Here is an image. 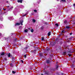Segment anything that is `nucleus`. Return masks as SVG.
Returning <instances> with one entry per match:
<instances>
[{
    "label": "nucleus",
    "mask_w": 75,
    "mask_h": 75,
    "mask_svg": "<svg viewBox=\"0 0 75 75\" xmlns=\"http://www.w3.org/2000/svg\"><path fill=\"white\" fill-rule=\"evenodd\" d=\"M46 62V64H50V60L49 59L47 60Z\"/></svg>",
    "instance_id": "f257e3e1"
},
{
    "label": "nucleus",
    "mask_w": 75,
    "mask_h": 75,
    "mask_svg": "<svg viewBox=\"0 0 75 75\" xmlns=\"http://www.w3.org/2000/svg\"><path fill=\"white\" fill-rule=\"evenodd\" d=\"M45 74L46 75H49V72L48 71H45Z\"/></svg>",
    "instance_id": "f03ea898"
},
{
    "label": "nucleus",
    "mask_w": 75,
    "mask_h": 75,
    "mask_svg": "<svg viewBox=\"0 0 75 75\" xmlns=\"http://www.w3.org/2000/svg\"><path fill=\"white\" fill-rule=\"evenodd\" d=\"M65 30V29H63L62 31V33H66V32H67V31Z\"/></svg>",
    "instance_id": "7ed1b4c3"
},
{
    "label": "nucleus",
    "mask_w": 75,
    "mask_h": 75,
    "mask_svg": "<svg viewBox=\"0 0 75 75\" xmlns=\"http://www.w3.org/2000/svg\"><path fill=\"white\" fill-rule=\"evenodd\" d=\"M6 55H7V56L9 57V58H10V56H11L10 53H7L6 54Z\"/></svg>",
    "instance_id": "20e7f679"
},
{
    "label": "nucleus",
    "mask_w": 75,
    "mask_h": 75,
    "mask_svg": "<svg viewBox=\"0 0 75 75\" xmlns=\"http://www.w3.org/2000/svg\"><path fill=\"white\" fill-rule=\"evenodd\" d=\"M23 1V0H18V3H22Z\"/></svg>",
    "instance_id": "39448f33"
},
{
    "label": "nucleus",
    "mask_w": 75,
    "mask_h": 75,
    "mask_svg": "<svg viewBox=\"0 0 75 75\" xmlns=\"http://www.w3.org/2000/svg\"><path fill=\"white\" fill-rule=\"evenodd\" d=\"M20 25V23H17L15 25L16 26V25Z\"/></svg>",
    "instance_id": "423d86ee"
},
{
    "label": "nucleus",
    "mask_w": 75,
    "mask_h": 75,
    "mask_svg": "<svg viewBox=\"0 0 75 75\" xmlns=\"http://www.w3.org/2000/svg\"><path fill=\"white\" fill-rule=\"evenodd\" d=\"M1 55H4V52H2L1 53V54H0V57H1Z\"/></svg>",
    "instance_id": "0eeeda50"
},
{
    "label": "nucleus",
    "mask_w": 75,
    "mask_h": 75,
    "mask_svg": "<svg viewBox=\"0 0 75 75\" xmlns=\"http://www.w3.org/2000/svg\"><path fill=\"white\" fill-rule=\"evenodd\" d=\"M23 21H24L23 20H22V21H20V24H21V25H23Z\"/></svg>",
    "instance_id": "6e6552de"
},
{
    "label": "nucleus",
    "mask_w": 75,
    "mask_h": 75,
    "mask_svg": "<svg viewBox=\"0 0 75 75\" xmlns=\"http://www.w3.org/2000/svg\"><path fill=\"white\" fill-rule=\"evenodd\" d=\"M50 50H51L50 49V48H46V51H50Z\"/></svg>",
    "instance_id": "1a4fd4ad"
},
{
    "label": "nucleus",
    "mask_w": 75,
    "mask_h": 75,
    "mask_svg": "<svg viewBox=\"0 0 75 75\" xmlns=\"http://www.w3.org/2000/svg\"><path fill=\"white\" fill-rule=\"evenodd\" d=\"M70 28V27L69 26H66V28L67 29H69Z\"/></svg>",
    "instance_id": "9d476101"
},
{
    "label": "nucleus",
    "mask_w": 75,
    "mask_h": 75,
    "mask_svg": "<svg viewBox=\"0 0 75 75\" xmlns=\"http://www.w3.org/2000/svg\"><path fill=\"white\" fill-rule=\"evenodd\" d=\"M0 20L1 21H3V18L2 17V18H0Z\"/></svg>",
    "instance_id": "9b49d317"
},
{
    "label": "nucleus",
    "mask_w": 75,
    "mask_h": 75,
    "mask_svg": "<svg viewBox=\"0 0 75 75\" xmlns=\"http://www.w3.org/2000/svg\"><path fill=\"white\" fill-rule=\"evenodd\" d=\"M48 36H50V35H51V32H50L48 33Z\"/></svg>",
    "instance_id": "f8f14e48"
},
{
    "label": "nucleus",
    "mask_w": 75,
    "mask_h": 75,
    "mask_svg": "<svg viewBox=\"0 0 75 75\" xmlns=\"http://www.w3.org/2000/svg\"><path fill=\"white\" fill-rule=\"evenodd\" d=\"M10 66L11 67H13V63L10 64Z\"/></svg>",
    "instance_id": "ddd939ff"
},
{
    "label": "nucleus",
    "mask_w": 75,
    "mask_h": 75,
    "mask_svg": "<svg viewBox=\"0 0 75 75\" xmlns=\"http://www.w3.org/2000/svg\"><path fill=\"white\" fill-rule=\"evenodd\" d=\"M73 52H71V51H68V53H73Z\"/></svg>",
    "instance_id": "4468645a"
},
{
    "label": "nucleus",
    "mask_w": 75,
    "mask_h": 75,
    "mask_svg": "<svg viewBox=\"0 0 75 75\" xmlns=\"http://www.w3.org/2000/svg\"><path fill=\"white\" fill-rule=\"evenodd\" d=\"M24 32H25V33H27L28 32V30H24Z\"/></svg>",
    "instance_id": "2eb2a0df"
},
{
    "label": "nucleus",
    "mask_w": 75,
    "mask_h": 75,
    "mask_svg": "<svg viewBox=\"0 0 75 75\" xmlns=\"http://www.w3.org/2000/svg\"><path fill=\"white\" fill-rule=\"evenodd\" d=\"M30 31L31 33H33V32H34V29H32Z\"/></svg>",
    "instance_id": "dca6fc26"
},
{
    "label": "nucleus",
    "mask_w": 75,
    "mask_h": 75,
    "mask_svg": "<svg viewBox=\"0 0 75 75\" xmlns=\"http://www.w3.org/2000/svg\"><path fill=\"white\" fill-rule=\"evenodd\" d=\"M33 22H34V23H35V22H36V21L35 19H33Z\"/></svg>",
    "instance_id": "f3484780"
},
{
    "label": "nucleus",
    "mask_w": 75,
    "mask_h": 75,
    "mask_svg": "<svg viewBox=\"0 0 75 75\" xmlns=\"http://www.w3.org/2000/svg\"><path fill=\"white\" fill-rule=\"evenodd\" d=\"M42 41H44V37L42 38Z\"/></svg>",
    "instance_id": "a211bd4d"
},
{
    "label": "nucleus",
    "mask_w": 75,
    "mask_h": 75,
    "mask_svg": "<svg viewBox=\"0 0 75 75\" xmlns=\"http://www.w3.org/2000/svg\"><path fill=\"white\" fill-rule=\"evenodd\" d=\"M40 56H42V55H43V53H40Z\"/></svg>",
    "instance_id": "6ab92c4d"
},
{
    "label": "nucleus",
    "mask_w": 75,
    "mask_h": 75,
    "mask_svg": "<svg viewBox=\"0 0 75 75\" xmlns=\"http://www.w3.org/2000/svg\"><path fill=\"white\" fill-rule=\"evenodd\" d=\"M64 24H67V21H65L64 22Z\"/></svg>",
    "instance_id": "aec40b11"
},
{
    "label": "nucleus",
    "mask_w": 75,
    "mask_h": 75,
    "mask_svg": "<svg viewBox=\"0 0 75 75\" xmlns=\"http://www.w3.org/2000/svg\"><path fill=\"white\" fill-rule=\"evenodd\" d=\"M55 25H56V26H57V27H58V24L56 23L55 24Z\"/></svg>",
    "instance_id": "412c9836"
},
{
    "label": "nucleus",
    "mask_w": 75,
    "mask_h": 75,
    "mask_svg": "<svg viewBox=\"0 0 75 75\" xmlns=\"http://www.w3.org/2000/svg\"><path fill=\"white\" fill-rule=\"evenodd\" d=\"M16 72L15 71H12L13 74H15V73H16Z\"/></svg>",
    "instance_id": "4be33fe9"
},
{
    "label": "nucleus",
    "mask_w": 75,
    "mask_h": 75,
    "mask_svg": "<svg viewBox=\"0 0 75 75\" xmlns=\"http://www.w3.org/2000/svg\"><path fill=\"white\" fill-rule=\"evenodd\" d=\"M62 1H63V2H65L66 1V0H61Z\"/></svg>",
    "instance_id": "5701e85b"
},
{
    "label": "nucleus",
    "mask_w": 75,
    "mask_h": 75,
    "mask_svg": "<svg viewBox=\"0 0 75 75\" xmlns=\"http://www.w3.org/2000/svg\"><path fill=\"white\" fill-rule=\"evenodd\" d=\"M33 52H34V53H35L36 52V50H35L33 51Z\"/></svg>",
    "instance_id": "b1692460"
},
{
    "label": "nucleus",
    "mask_w": 75,
    "mask_h": 75,
    "mask_svg": "<svg viewBox=\"0 0 75 75\" xmlns=\"http://www.w3.org/2000/svg\"><path fill=\"white\" fill-rule=\"evenodd\" d=\"M58 67H59L58 66V65H57L56 66V69H57V68H58Z\"/></svg>",
    "instance_id": "393cba45"
},
{
    "label": "nucleus",
    "mask_w": 75,
    "mask_h": 75,
    "mask_svg": "<svg viewBox=\"0 0 75 75\" xmlns=\"http://www.w3.org/2000/svg\"><path fill=\"white\" fill-rule=\"evenodd\" d=\"M34 12H35V13H37V10H34Z\"/></svg>",
    "instance_id": "a878e982"
},
{
    "label": "nucleus",
    "mask_w": 75,
    "mask_h": 75,
    "mask_svg": "<svg viewBox=\"0 0 75 75\" xmlns=\"http://www.w3.org/2000/svg\"><path fill=\"white\" fill-rule=\"evenodd\" d=\"M26 57H27V55H26V54H25L24 55V57L25 58H26Z\"/></svg>",
    "instance_id": "bb28decb"
},
{
    "label": "nucleus",
    "mask_w": 75,
    "mask_h": 75,
    "mask_svg": "<svg viewBox=\"0 0 75 75\" xmlns=\"http://www.w3.org/2000/svg\"><path fill=\"white\" fill-rule=\"evenodd\" d=\"M63 54L64 55H65V54H67V52H64Z\"/></svg>",
    "instance_id": "cd10ccee"
},
{
    "label": "nucleus",
    "mask_w": 75,
    "mask_h": 75,
    "mask_svg": "<svg viewBox=\"0 0 75 75\" xmlns=\"http://www.w3.org/2000/svg\"><path fill=\"white\" fill-rule=\"evenodd\" d=\"M21 62H22V63H23L24 62V61H23V60H21Z\"/></svg>",
    "instance_id": "c85d7f7f"
},
{
    "label": "nucleus",
    "mask_w": 75,
    "mask_h": 75,
    "mask_svg": "<svg viewBox=\"0 0 75 75\" xmlns=\"http://www.w3.org/2000/svg\"><path fill=\"white\" fill-rule=\"evenodd\" d=\"M71 67H75V66H74V65L73 64V65H71Z\"/></svg>",
    "instance_id": "c756f323"
},
{
    "label": "nucleus",
    "mask_w": 75,
    "mask_h": 75,
    "mask_svg": "<svg viewBox=\"0 0 75 75\" xmlns=\"http://www.w3.org/2000/svg\"><path fill=\"white\" fill-rule=\"evenodd\" d=\"M26 15H27V14H25L23 15V17H24V16H26Z\"/></svg>",
    "instance_id": "7c9ffc66"
},
{
    "label": "nucleus",
    "mask_w": 75,
    "mask_h": 75,
    "mask_svg": "<svg viewBox=\"0 0 75 75\" xmlns=\"http://www.w3.org/2000/svg\"><path fill=\"white\" fill-rule=\"evenodd\" d=\"M43 29H44V28L43 27H42L41 28V30H43Z\"/></svg>",
    "instance_id": "2f4dec72"
},
{
    "label": "nucleus",
    "mask_w": 75,
    "mask_h": 75,
    "mask_svg": "<svg viewBox=\"0 0 75 75\" xmlns=\"http://www.w3.org/2000/svg\"><path fill=\"white\" fill-rule=\"evenodd\" d=\"M4 60H5V61H7V58H4Z\"/></svg>",
    "instance_id": "473e14b6"
},
{
    "label": "nucleus",
    "mask_w": 75,
    "mask_h": 75,
    "mask_svg": "<svg viewBox=\"0 0 75 75\" xmlns=\"http://www.w3.org/2000/svg\"><path fill=\"white\" fill-rule=\"evenodd\" d=\"M68 55L69 56V57H71V54H68Z\"/></svg>",
    "instance_id": "72a5a7b5"
},
{
    "label": "nucleus",
    "mask_w": 75,
    "mask_h": 75,
    "mask_svg": "<svg viewBox=\"0 0 75 75\" xmlns=\"http://www.w3.org/2000/svg\"><path fill=\"white\" fill-rule=\"evenodd\" d=\"M12 59H13V60H14V57H13Z\"/></svg>",
    "instance_id": "f704fd0d"
},
{
    "label": "nucleus",
    "mask_w": 75,
    "mask_h": 75,
    "mask_svg": "<svg viewBox=\"0 0 75 75\" xmlns=\"http://www.w3.org/2000/svg\"><path fill=\"white\" fill-rule=\"evenodd\" d=\"M69 40H71L72 39V38H69Z\"/></svg>",
    "instance_id": "c9c22d12"
},
{
    "label": "nucleus",
    "mask_w": 75,
    "mask_h": 75,
    "mask_svg": "<svg viewBox=\"0 0 75 75\" xmlns=\"http://www.w3.org/2000/svg\"><path fill=\"white\" fill-rule=\"evenodd\" d=\"M72 33H70V35H72Z\"/></svg>",
    "instance_id": "e433bc0d"
},
{
    "label": "nucleus",
    "mask_w": 75,
    "mask_h": 75,
    "mask_svg": "<svg viewBox=\"0 0 75 75\" xmlns=\"http://www.w3.org/2000/svg\"><path fill=\"white\" fill-rule=\"evenodd\" d=\"M1 33H0V36H1Z\"/></svg>",
    "instance_id": "4c0bfd02"
},
{
    "label": "nucleus",
    "mask_w": 75,
    "mask_h": 75,
    "mask_svg": "<svg viewBox=\"0 0 75 75\" xmlns=\"http://www.w3.org/2000/svg\"><path fill=\"white\" fill-rule=\"evenodd\" d=\"M27 48H28V47H25V49H26V50H27Z\"/></svg>",
    "instance_id": "58836bf2"
},
{
    "label": "nucleus",
    "mask_w": 75,
    "mask_h": 75,
    "mask_svg": "<svg viewBox=\"0 0 75 75\" xmlns=\"http://www.w3.org/2000/svg\"><path fill=\"white\" fill-rule=\"evenodd\" d=\"M3 10H4V11L6 10V9H5L4 8L3 9Z\"/></svg>",
    "instance_id": "ea45409f"
},
{
    "label": "nucleus",
    "mask_w": 75,
    "mask_h": 75,
    "mask_svg": "<svg viewBox=\"0 0 75 75\" xmlns=\"http://www.w3.org/2000/svg\"><path fill=\"white\" fill-rule=\"evenodd\" d=\"M0 11L1 12H2V10L1 9L0 10Z\"/></svg>",
    "instance_id": "a19ab883"
},
{
    "label": "nucleus",
    "mask_w": 75,
    "mask_h": 75,
    "mask_svg": "<svg viewBox=\"0 0 75 75\" xmlns=\"http://www.w3.org/2000/svg\"><path fill=\"white\" fill-rule=\"evenodd\" d=\"M9 6H7V8H8V7H9Z\"/></svg>",
    "instance_id": "79ce46f5"
},
{
    "label": "nucleus",
    "mask_w": 75,
    "mask_h": 75,
    "mask_svg": "<svg viewBox=\"0 0 75 75\" xmlns=\"http://www.w3.org/2000/svg\"><path fill=\"white\" fill-rule=\"evenodd\" d=\"M11 35H13V33H11Z\"/></svg>",
    "instance_id": "37998d69"
},
{
    "label": "nucleus",
    "mask_w": 75,
    "mask_h": 75,
    "mask_svg": "<svg viewBox=\"0 0 75 75\" xmlns=\"http://www.w3.org/2000/svg\"><path fill=\"white\" fill-rule=\"evenodd\" d=\"M30 28H28V30H30Z\"/></svg>",
    "instance_id": "c03bdc74"
},
{
    "label": "nucleus",
    "mask_w": 75,
    "mask_h": 75,
    "mask_svg": "<svg viewBox=\"0 0 75 75\" xmlns=\"http://www.w3.org/2000/svg\"><path fill=\"white\" fill-rule=\"evenodd\" d=\"M15 40H17V38L15 39Z\"/></svg>",
    "instance_id": "a18cd8bd"
},
{
    "label": "nucleus",
    "mask_w": 75,
    "mask_h": 75,
    "mask_svg": "<svg viewBox=\"0 0 75 75\" xmlns=\"http://www.w3.org/2000/svg\"><path fill=\"white\" fill-rule=\"evenodd\" d=\"M12 62H13V63H14V62H14V61H13Z\"/></svg>",
    "instance_id": "49530a36"
},
{
    "label": "nucleus",
    "mask_w": 75,
    "mask_h": 75,
    "mask_svg": "<svg viewBox=\"0 0 75 75\" xmlns=\"http://www.w3.org/2000/svg\"><path fill=\"white\" fill-rule=\"evenodd\" d=\"M74 6H75V4H74Z\"/></svg>",
    "instance_id": "de8ad7c7"
},
{
    "label": "nucleus",
    "mask_w": 75,
    "mask_h": 75,
    "mask_svg": "<svg viewBox=\"0 0 75 75\" xmlns=\"http://www.w3.org/2000/svg\"><path fill=\"white\" fill-rule=\"evenodd\" d=\"M62 75H64V74H63V73H62Z\"/></svg>",
    "instance_id": "09e8293b"
},
{
    "label": "nucleus",
    "mask_w": 75,
    "mask_h": 75,
    "mask_svg": "<svg viewBox=\"0 0 75 75\" xmlns=\"http://www.w3.org/2000/svg\"><path fill=\"white\" fill-rule=\"evenodd\" d=\"M34 14L33 13H32L31 15H33Z\"/></svg>",
    "instance_id": "8fccbe9b"
},
{
    "label": "nucleus",
    "mask_w": 75,
    "mask_h": 75,
    "mask_svg": "<svg viewBox=\"0 0 75 75\" xmlns=\"http://www.w3.org/2000/svg\"><path fill=\"white\" fill-rule=\"evenodd\" d=\"M57 40H58V39H56V41H57Z\"/></svg>",
    "instance_id": "3c124183"
},
{
    "label": "nucleus",
    "mask_w": 75,
    "mask_h": 75,
    "mask_svg": "<svg viewBox=\"0 0 75 75\" xmlns=\"http://www.w3.org/2000/svg\"><path fill=\"white\" fill-rule=\"evenodd\" d=\"M41 75H43V74H42Z\"/></svg>",
    "instance_id": "603ef678"
},
{
    "label": "nucleus",
    "mask_w": 75,
    "mask_h": 75,
    "mask_svg": "<svg viewBox=\"0 0 75 75\" xmlns=\"http://www.w3.org/2000/svg\"><path fill=\"white\" fill-rule=\"evenodd\" d=\"M8 1H7L6 2V3H8Z\"/></svg>",
    "instance_id": "864d4df0"
},
{
    "label": "nucleus",
    "mask_w": 75,
    "mask_h": 75,
    "mask_svg": "<svg viewBox=\"0 0 75 75\" xmlns=\"http://www.w3.org/2000/svg\"><path fill=\"white\" fill-rule=\"evenodd\" d=\"M54 43H55V42H54Z\"/></svg>",
    "instance_id": "5fc2aeb1"
},
{
    "label": "nucleus",
    "mask_w": 75,
    "mask_h": 75,
    "mask_svg": "<svg viewBox=\"0 0 75 75\" xmlns=\"http://www.w3.org/2000/svg\"><path fill=\"white\" fill-rule=\"evenodd\" d=\"M47 68H48V66H47Z\"/></svg>",
    "instance_id": "6e6d98bb"
},
{
    "label": "nucleus",
    "mask_w": 75,
    "mask_h": 75,
    "mask_svg": "<svg viewBox=\"0 0 75 75\" xmlns=\"http://www.w3.org/2000/svg\"><path fill=\"white\" fill-rule=\"evenodd\" d=\"M59 0H57V1H58Z\"/></svg>",
    "instance_id": "4d7b16f0"
},
{
    "label": "nucleus",
    "mask_w": 75,
    "mask_h": 75,
    "mask_svg": "<svg viewBox=\"0 0 75 75\" xmlns=\"http://www.w3.org/2000/svg\"><path fill=\"white\" fill-rule=\"evenodd\" d=\"M37 48H38V47H37Z\"/></svg>",
    "instance_id": "13d9d810"
},
{
    "label": "nucleus",
    "mask_w": 75,
    "mask_h": 75,
    "mask_svg": "<svg viewBox=\"0 0 75 75\" xmlns=\"http://www.w3.org/2000/svg\"><path fill=\"white\" fill-rule=\"evenodd\" d=\"M51 71H52V70H51Z\"/></svg>",
    "instance_id": "bf43d9fd"
},
{
    "label": "nucleus",
    "mask_w": 75,
    "mask_h": 75,
    "mask_svg": "<svg viewBox=\"0 0 75 75\" xmlns=\"http://www.w3.org/2000/svg\"><path fill=\"white\" fill-rule=\"evenodd\" d=\"M47 48H48V47H47Z\"/></svg>",
    "instance_id": "052dcab7"
},
{
    "label": "nucleus",
    "mask_w": 75,
    "mask_h": 75,
    "mask_svg": "<svg viewBox=\"0 0 75 75\" xmlns=\"http://www.w3.org/2000/svg\"><path fill=\"white\" fill-rule=\"evenodd\" d=\"M44 53H45V52H44Z\"/></svg>",
    "instance_id": "680f3d73"
}]
</instances>
